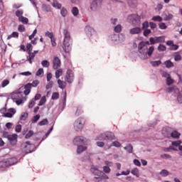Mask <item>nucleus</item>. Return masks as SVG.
Here are the masks:
<instances>
[{
    "label": "nucleus",
    "instance_id": "29",
    "mask_svg": "<svg viewBox=\"0 0 182 182\" xmlns=\"http://www.w3.org/2000/svg\"><path fill=\"white\" fill-rule=\"evenodd\" d=\"M18 21H19V22H21L24 25H28V23H29V19L23 16L20 17L18 18Z\"/></svg>",
    "mask_w": 182,
    "mask_h": 182
},
{
    "label": "nucleus",
    "instance_id": "50",
    "mask_svg": "<svg viewBox=\"0 0 182 182\" xmlns=\"http://www.w3.org/2000/svg\"><path fill=\"white\" fill-rule=\"evenodd\" d=\"M173 83H174V80H173V79H171V77H168L166 78V85L167 86H171V85H173Z\"/></svg>",
    "mask_w": 182,
    "mask_h": 182
},
{
    "label": "nucleus",
    "instance_id": "55",
    "mask_svg": "<svg viewBox=\"0 0 182 182\" xmlns=\"http://www.w3.org/2000/svg\"><path fill=\"white\" fill-rule=\"evenodd\" d=\"M59 99V92H53L51 96L52 100H58Z\"/></svg>",
    "mask_w": 182,
    "mask_h": 182
},
{
    "label": "nucleus",
    "instance_id": "44",
    "mask_svg": "<svg viewBox=\"0 0 182 182\" xmlns=\"http://www.w3.org/2000/svg\"><path fill=\"white\" fill-rule=\"evenodd\" d=\"M45 103H46V96H43L40 101L39 103L38 104V106H43V105H45Z\"/></svg>",
    "mask_w": 182,
    "mask_h": 182
},
{
    "label": "nucleus",
    "instance_id": "63",
    "mask_svg": "<svg viewBox=\"0 0 182 182\" xmlns=\"http://www.w3.org/2000/svg\"><path fill=\"white\" fill-rule=\"evenodd\" d=\"M9 85V80H4L1 82V87H6Z\"/></svg>",
    "mask_w": 182,
    "mask_h": 182
},
{
    "label": "nucleus",
    "instance_id": "22",
    "mask_svg": "<svg viewBox=\"0 0 182 182\" xmlns=\"http://www.w3.org/2000/svg\"><path fill=\"white\" fill-rule=\"evenodd\" d=\"M153 52H154V46H150L147 50L145 49V54L146 56H151V55H153Z\"/></svg>",
    "mask_w": 182,
    "mask_h": 182
},
{
    "label": "nucleus",
    "instance_id": "38",
    "mask_svg": "<svg viewBox=\"0 0 182 182\" xmlns=\"http://www.w3.org/2000/svg\"><path fill=\"white\" fill-rule=\"evenodd\" d=\"M150 63L154 68H157V66H160L161 64V60L151 61Z\"/></svg>",
    "mask_w": 182,
    "mask_h": 182
},
{
    "label": "nucleus",
    "instance_id": "39",
    "mask_svg": "<svg viewBox=\"0 0 182 182\" xmlns=\"http://www.w3.org/2000/svg\"><path fill=\"white\" fill-rule=\"evenodd\" d=\"M170 150H173V151H178V149H177L176 147H174L173 146H170L168 148H165L164 149V151H165L166 153H168V151H170Z\"/></svg>",
    "mask_w": 182,
    "mask_h": 182
},
{
    "label": "nucleus",
    "instance_id": "1",
    "mask_svg": "<svg viewBox=\"0 0 182 182\" xmlns=\"http://www.w3.org/2000/svg\"><path fill=\"white\" fill-rule=\"evenodd\" d=\"M64 40L63 42V49L65 53H69L72 50V38H70V33L68 29L63 31Z\"/></svg>",
    "mask_w": 182,
    "mask_h": 182
},
{
    "label": "nucleus",
    "instance_id": "21",
    "mask_svg": "<svg viewBox=\"0 0 182 182\" xmlns=\"http://www.w3.org/2000/svg\"><path fill=\"white\" fill-rule=\"evenodd\" d=\"M105 140H114V134L113 132H105Z\"/></svg>",
    "mask_w": 182,
    "mask_h": 182
},
{
    "label": "nucleus",
    "instance_id": "11",
    "mask_svg": "<svg viewBox=\"0 0 182 182\" xmlns=\"http://www.w3.org/2000/svg\"><path fill=\"white\" fill-rule=\"evenodd\" d=\"M21 147L23 148V151H25V153L26 154H29V153H33V151H35V150H36V148L38 147V146H35L34 145V148H32L29 146H26L25 144H21Z\"/></svg>",
    "mask_w": 182,
    "mask_h": 182
},
{
    "label": "nucleus",
    "instance_id": "37",
    "mask_svg": "<svg viewBox=\"0 0 182 182\" xmlns=\"http://www.w3.org/2000/svg\"><path fill=\"white\" fill-rule=\"evenodd\" d=\"M95 140H100V141H103L106 140V136L105 135V133L100 134L97 136H96Z\"/></svg>",
    "mask_w": 182,
    "mask_h": 182
},
{
    "label": "nucleus",
    "instance_id": "30",
    "mask_svg": "<svg viewBox=\"0 0 182 182\" xmlns=\"http://www.w3.org/2000/svg\"><path fill=\"white\" fill-rule=\"evenodd\" d=\"M12 38H19V33L14 31L11 35L8 36L7 40L9 41Z\"/></svg>",
    "mask_w": 182,
    "mask_h": 182
},
{
    "label": "nucleus",
    "instance_id": "58",
    "mask_svg": "<svg viewBox=\"0 0 182 182\" xmlns=\"http://www.w3.org/2000/svg\"><path fill=\"white\" fill-rule=\"evenodd\" d=\"M181 144V140L172 141V147L173 146V147H178Z\"/></svg>",
    "mask_w": 182,
    "mask_h": 182
},
{
    "label": "nucleus",
    "instance_id": "25",
    "mask_svg": "<svg viewBox=\"0 0 182 182\" xmlns=\"http://www.w3.org/2000/svg\"><path fill=\"white\" fill-rule=\"evenodd\" d=\"M155 39L156 41V43H164V42H166V37H164V36H156Z\"/></svg>",
    "mask_w": 182,
    "mask_h": 182
},
{
    "label": "nucleus",
    "instance_id": "9",
    "mask_svg": "<svg viewBox=\"0 0 182 182\" xmlns=\"http://www.w3.org/2000/svg\"><path fill=\"white\" fill-rule=\"evenodd\" d=\"M7 139L9 141V143L11 144V146H15L16 143H18V134H10L8 136Z\"/></svg>",
    "mask_w": 182,
    "mask_h": 182
},
{
    "label": "nucleus",
    "instance_id": "56",
    "mask_svg": "<svg viewBox=\"0 0 182 182\" xmlns=\"http://www.w3.org/2000/svg\"><path fill=\"white\" fill-rule=\"evenodd\" d=\"M49 123V121H48V119H44L42 121L38 122L39 126H46V124H48Z\"/></svg>",
    "mask_w": 182,
    "mask_h": 182
},
{
    "label": "nucleus",
    "instance_id": "40",
    "mask_svg": "<svg viewBox=\"0 0 182 182\" xmlns=\"http://www.w3.org/2000/svg\"><path fill=\"white\" fill-rule=\"evenodd\" d=\"M29 114L28 112H23L20 117V120L25 121L28 119Z\"/></svg>",
    "mask_w": 182,
    "mask_h": 182
},
{
    "label": "nucleus",
    "instance_id": "33",
    "mask_svg": "<svg viewBox=\"0 0 182 182\" xmlns=\"http://www.w3.org/2000/svg\"><path fill=\"white\" fill-rule=\"evenodd\" d=\"M71 14L73 15V16H77V15H79V9H77L76 6L73 7Z\"/></svg>",
    "mask_w": 182,
    "mask_h": 182
},
{
    "label": "nucleus",
    "instance_id": "16",
    "mask_svg": "<svg viewBox=\"0 0 182 182\" xmlns=\"http://www.w3.org/2000/svg\"><path fill=\"white\" fill-rule=\"evenodd\" d=\"M59 68H60V59L58 57H55L53 60V68L56 70L57 69H59Z\"/></svg>",
    "mask_w": 182,
    "mask_h": 182
},
{
    "label": "nucleus",
    "instance_id": "53",
    "mask_svg": "<svg viewBox=\"0 0 182 182\" xmlns=\"http://www.w3.org/2000/svg\"><path fill=\"white\" fill-rule=\"evenodd\" d=\"M26 49L28 51V53L32 52V50H33V46H32L31 43H28L26 45Z\"/></svg>",
    "mask_w": 182,
    "mask_h": 182
},
{
    "label": "nucleus",
    "instance_id": "48",
    "mask_svg": "<svg viewBox=\"0 0 182 182\" xmlns=\"http://www.w3.org/2000/svg\"><path fill=\"white\" fill-rule=\"evenodd\" d=\"M41 65L43 68H49L50 64L49 63V61L48 60H43L41 62Z\"/></svg>",
    "mask_w": 182,
    "mask_h": 182
},
{
    "label": "nucleus",
    "instance_id": "2",
    "mask_svg": "<svg viewBox=\"0 0 182 182\" xmlns=\"http://www.w3.org/2000/svg\"><path fill=\"white\" fill-rule=\"evenodd\" d=\"M23 95V92L21 91H17V92H13L11 93V99L14 100V102H16L17 106H19L23 103V100L22 98H20L18 100V97H22Z\"/></svg>",
    "mask_w": 182,
    "mask_h": 182
},
{
    "label": "nucleus",
    "instance_id": "24",
    "mask_svg": "<svg viewBox=\"0 0 182 182\" xmlns=\"http://www.w3.org/2000/svg\"><path fill=\"white\" fill-rule=\"evenodd\" d=\"M180 136H181V134H180V132L176 130L171 132L170 135V136L172 137L173 139H180Z\"/></svg>",
    "mask_w": 182,
    "mask_h": 182
},
{
    "label": "nucleus",
    "instance_id": "8",
    "mask_svg": "<svg viewBox=\"0 0 182 182\" xmlns=\"http://www.w3.org/2000/svg\"><path fill=\"white\" fill-rule=\"evenodd\" d=\"M65 79L68 83H73V79H75V73H73V70L70 69L67 70Z\"/></svg>",
    "mask_w": 182,
    "mask_h": 182
},
{
    "label": "nucleus",
    "instance_id": "60",
    "mask_svg": "<svg viewBox=\"0 0 182 182\" xmlns=\"http://www.w3.org/2000/svg\"><path fill=\"white\" fill-rule=\"evenodd\" d=\"M100 178H102L103 180H109V176L103 171L101 172Z\"/></svg>",
    "mask_w": 182,
    "mask_h": 182
},
{
    "label": "nucleus",
    "instance_id": "57",
    "mask_svg": "<svg viewBox=\"0 0 182 182\" xmlns=\"http://www.w3.org/2000/svg\"><path fill=\"white\" fill-rule=\"evenodd\" d=\"M150 33H151V30L146 28L144 30V33L143 35L144 36H145L146 38H147V36H149V35H150Z\"/></svg>",
    "mask_w": 182,
    "mask_h": 182
},
{
    "label": "nucleus",
    "instance_id": "6",
    "mask_svg": "<svg viewBox=\"0 0 182 182\" xmlns=\"http://www.w3.org/2000/svg\"><path fill=\"white\" fill-rule=\"evenodd\" d=\"M130 23H139L141 18L137 14H133L128 16Z\"/></svg>",
    "mask_w": 182,
    "mask_h": 182
},
{
    "label": "nucleus",
    "instance_id": "17",
    "mask_svg": "<svg viewBox=\"0 0 182 182\" xmlns=\"http://www.w3.org/2000/svg\"><path fill=\"white\" fill-rule=\"evenodd\" d=\"M6 161L7 163V166L11 167V166H14V164H16L18 163V159L16 158H9L6 159Z\"/></svg>",
    "mask_w": 182,
    "mask_h": 182
},
{
    "label": "nucleus",
    "instance_id": "36",
    "mask_svg": "<svg viewBox=\"0 0 182 182\" xmlns=\"http://www.w3.org/2000/svg\"><path fill=\"white\" fill-rule=\"evenodd\" d=\"M6 167H8L6 159H3L2 161H0V168H6Z\"/></svg>",
    "mask_w": 182,
    "mask_h": 182
},
{
    "label": "nucleus",
    "instance_id": "61",
    "mask_svg": "<svg viewBox=\"0 0 182 182\" xmlns=\"http://www.w3.org/2000/svg\"><path fill=\"white\" fill-rule=\"evenodd\" d=\"M149 28V21H146L142 23L141 31H144V29H148Z\"/></svg>",
    "mask_w": 182,
    "mask_h": 182
},
{
    "label": "nucleus",
    "instance_id": "35",
    "mask_svg": "<svg viewBox=\"0 0 182 182\" xmlns=\"http://www.w3.org/2000/svg\"><path fill=\"white\" fill-rule=\"evenodd\" d=\"M128 5L130 8H136L137 6V3L136 2V0H129Z\"/></svg>",
    "mask_w": 182,
    "mask_h": 182
},
{
    "label": "nucleus",
    "instance_id": "28",
    "mask_svg": "<svg viewBox=\"0 0 182 182\" xmlns=\"http://www.w3.org/2000/svg\"><path fill=\"white\" fill-rule=\"evenodd\" d=\"M110 147H117V148L122 147V144H120L119 141H114L109 144V148L110 149Z\"/></svg>",
    "mask_w": 182,
    "mask_h": 182
},
{
    "label": "nucleus",
    "instance_id": "12",
    "mask_svg": "<svg viewBox=\"0 0 182 182\" xmlns=\"http://www.w3.org/2000/svg\"><path fill=\"white\" fill-rule=\"evenodd\" d=\"M15 113H16V109H15V108H9L8 109V112H6L4 114V117H8L9 119H12V117H14V114H15Z\"/></svg>",
    "mask_w": 182,
    "mask_h": 182
},
{
    "label": "nucleus",
    "instance_id": "7",
    "mask_svg": "<svg viewBox=\"0 0 182 182\" xmlns=\"http://www.w3.org/2000/svg\"><path fill=\"white\" fill-rule=\"evenodd\" d=\"M73 144L75 146H82V144H86V138L82 136H76L73 139Z\"/></svg>",
    "mask_w": 182,
    "mask_h": 182
},
{
    "label": "nucleus",
    "instance_id": "51",
    "mask_svg": "<svg viewBox=\"0 0 182 182\" xmlns=\"http://www.w3.org/2000/svg\"><path fill=\"white\" fill-rule=\"evenodd\" d=\"M131 173L133 176H135L136 177H139V168H134L131 171Z\"/></svg>",
    "mask_w": 182,
    "mask_h": 182
},
{
    "label": "nucleus",
    "instance_id": "47",
    "mask_svg": "<svg viewBox=\"0 0 182 182\" xmlns=\"http://www.w3.org/2000/svg\"><path fill=\"white\" fill-rule=\"evenodd\" d=\"M15 14H16V16H17V18H18L19 19V18L23 16H22L23 15V9L17 10Z\"/></svg>",
    "mask_w": 182,
    "mask_h": 182
},
{
    "label": "nucleus",
    "instance_id": "20",
    "mask_svg": "<svg viewBox=\"0 0 182 182\" xmlns=\"http://www.w3.org/2000/svg\"><path fill=\"white\" fill-rule=\"evenodd\" d=\"M86 150H87V146L78 145L77 147V154H82V153H83V151H86Z\"/></svg>",
    "mask_w": 182,
    "mask_h": 182
},
{
    "label": "nucleus",
    "instance_id": "31",
    "mask_svg": "<svg viewBox=\"0 0 182 182\" xmlns=\"http://www.w3.org/2000/svg\"><path fill=\"white\" fill-rule=\"evenodd\" d=\"M124 150H127V153H133V146L132 145V144L127 145L125 147H124Z\"/></svg>",
    "mask_w": 182,
    "mask_h": 182
},
{
    "label": "nucleus",
    "instance_id": "59",
    "mask_svg": "<svg viewBox=\"0 0 182 182\" xmlns=\"http://www.w3.org/2000/svg\"><path fill=\"white\" fill-rule=\"evenodd\" d=\"M48 82H49L46 86V90H49V89H52V87H53V81H48Z\"/></svg>",
    "mask_w": 182,
    "mask_h": 182
},
{
    "label": "nucleus",
    "instance_id": "15",
    "mask_svg": "<svg viewBox=\"0 0 182 182\" xmlns=\"http://www.w3.org/2000/svg\"><path fill=\"white\" fill-rule=\"evenodd\" d=\"M91 173L94 174V176H97V177H100V174H102V171L99 170V166H94L90 168Z\"/></svg>",
    "mask_w": 182,
    "mask_h": 182
},
{
    "label": "nucleus",
    "instance_id": "4",
    "mask_svg": "<svg viewBox=\"0 0 182 182\" xmlns=\"http://www.w3.org/2000/svg\"><path fill=\"white\" fill-rule=\"evenodd\" d=\"M144 46H144V41H141L138 44V52L139 53H140L141 59H142L143 60H146V59L148 58V57L146 55V48H144Z\"/></svg>",
    "mask_w": 182,
    "mask_h": 182
},
{
    "label": "nucleus",
    "instance_id": "19",
    "mask_svg": "<svg viewBox=\"0 0 182 182\" xmlns=\"http://www.w3.org/2000/svg\"><path fill=\"white\" fill-rule=\"evenodd\" d=\"M141 32V28L140 27H134L130 29L129 33L131 35H139Z\"/></svg>",
    "mask_w": 182,
    "mask_h": 182
},
{
    "label": "nucleus",
    "instance_id": "64",
    "mask_svg": "<svg viewBox=\"0 0 182 182\" xmlns=\"http://www.w3.org/2000/svg\"><path fill=\"white\" fill-rule=\"evenodd\" d=\"M159 29H162V30L167 29V25H166V23H160L159 24Z\"/></svg>",
    "mask_w": 182,
    "mask_h": 182
},
{
    "label": "nucleus",
    "instance_id": "62",
    "mask_svg": "<svg viewBox=\"0 0 182 182\" xmlns=\"http://www.w3.org/2000/svg\"><path fill=\"white\" fill-rule=\"evenodd\" d=\"M103 171H104V173H106V174H109V173H110V171H112V169H110V167H109L107 166H103Z\"/></svg>",
    "mask_w": 182,
    "mask_h": 182
},
{
    "label": "nucleus",
    "instance_id": "23",
    "mask_svg": "<svg viewBox=\"0 0 182 182\" xmlns=\"http://www.w3.org/2000/svg\"><path fill=\"white\" fill-rule=\"evenodd\" d=\"M168 93H179L180 90L177 87H169L167 88Z\"/></svg>",
    "mask_w": 182,
    "mask_h": 182
},
{
    "label": "nucleus",
    "instance_id": "32",
    "mask_svg": "<svg viewBox=\"0 0 182 182\" xmlns=\"http://www.w3.org/2000/svg\"><path fill=\"white\" fill-rule=\"evenodd\" d=\"M60 15L63 16V18H66L68 15V9H66L65 7H61Z\"/></svg>",
    "mask_w": 182,
    "mask_h": 182
},
{
    "label": "nucleus",
    "instance_id": "34",
    "mask_svg": "<svg viewBox=\"0 0 182 182\" xmlns=\"http://www.w3.org/2000/svg\"><path fill=\"white\" fill-rule=\"evenodd\" d=\"M164 65H166V68H167V69H170V68H173V66H174V63H173L170 60L165 61Z\"/></svg>",
    "mask_w": 182,
    "mask_h": 182
},
{
    "label": "nucleus",
    "instance_id": "45",
    "mask_svg": "<svg viewBox=\"0 0 182 182\" xmlns=\"http://www.w3.org/2000/svg\"><path fill=\"white\" fill-rule=\"evenodd\" d=\"M171 19H173V14H168V15L167 14H164V21H171Z\"/></svg>",
    "mask_w": 182,
    "mask_h": 182
},
{
    "label": "nucleus",
    "instance_id": "26",
    "mask_svg": "<svg viewBox=\"0 0 182 182\" xmlns=\"http://www.w3.org/2000/svg\"><path fill=\"white\" fill-rule=\"evenodd\" d=\"M58 87H60V89H62V90H63V89H65V87H66V82H64V81L61 80L60 79H58Z\"/></svg>",
    "mask_w": 182,
    "mask_h": 182
},
{
    "label": "nucleus",
    "instance_id": "41",
    "mask_svg": "<svg viewBox=\"0 0 182 182\" xmlns=\"http://www.w3.org/2000/svg\"><path fill=\"white\" fill-rule=\"evenodd\" d=\"M167 47H166V46L160 43L158 46V50L159 52H165V50H166Z\"/></svg>",
    "mask_w": 182,
    "mask_h": 182
},
{
    "label": "nucleus",
    "instance_id": "18",
    "mask_svg": "<svg viewBox=\"0 0 182 182\" xmlns=\"http://www.w3.org/2000/svg\"><path fill=\"white\" fill-rule=\"evenodd\" d=\"M25 90L23 91V95L25 96H28L29 93H31V90L32 89V83L28 82L26 85H24Z\"/></svg>",
    "mask_w": 182,
    "mask_h": 182
},
{
    "label": "nucleus",
    "instance_id": "5",
    "mask_svg": "<svg viewBox=\"0 0 182 182\" xmlns=\"http://www.w3.org/2000/svg\"><path fill=\"white\" fill-rule=\"evenodd\" d=\"M102 2H103V0H92L90 4L91 11H96L97 9H100L102 7Z\"/></svg>",
    "mask_w": 182,
    "mask_h": 182
},
{
    "label": "nucleus",
    "instance_id": "27",
    "mask_svg": "<svg viewBox=\"0 0 182 182\" xmlns=\"http://www.w3.org/2000/svg\"><path fill=\"white\" fill-rule=\"evenodd\" d=\"M52 6L53 8H55V9H62V4H60L59 2H58V1L54 0L53 4H52Z\"/></svg>",
    "mask_w": 182,
    "mask_h": 182
},
{
    "label": "nucleus",
    "instance_id": "49",
    "mask_svg": "<svg viewBox=\"0 0 182 182\" xmlns=\"http://www.w3.org/2000/svg\"><path fill=\"white\" fill-rule=\"evenodd\" d=\"M114 31L116 32V33H120V32H122V25L118 24L114 28Z\"/></svg>",
    "mask_w": 182,
    "mask_h": 182
},
{
    "label": "nucleus",
    "instance_id": "54",
    "mask_svg": "<svg viewBox=\"0 0 182 182\" xmlns=\"http://www.w3.org/2000/svg\"><path fill=\"white\" fill-rule=\"evenodd\" d=\"M33 134H34L33 131L30 130V131H28V132L26 134L25 139H31V137H32Z\"/></svg>",
    "mask_w": 182,
    "mask_h": 182
},
{
    "label": "nucleus",
    "instance_id": "13",
    "mask_svg": "<svg viewBox=\"0 0 182 182\" xmlns=\"http://www.w3.org/2000/svg\"><path fill=\"white\" fill-rule=\"evenodd\" d=\"M171 128L169 127H166L162 129V134L164 137L168 138L170 137L171 132Z\"/></svg>",
    "mask_w": 182,
    "mask_h": 182
},
{
    "label": "nucleus",
    "instance_id": "46",
    "mask_svg": "<svg viewBox=\"0 0 182 182\" xmlns=\"http://www.w3.org/2000/svg\"><path fill=\"white\" fill-rule=\"evenodd\" d=\"M41 119V115L39 114L35 115L32 119H31V122L32 123H37L38 120Z\"/></svg>",
    "mask_w": 182,
    "mask_h": 182
},
{
    "label": "nucleus",
    "instance_id": "42",
    "mask_svg": "<svg viewBox=\"0 0 182 182\" xmlns=\"http://www.w3.org/2000/svg\"><path fill=\"white\" fill-rule=\"evenodd\" d=\"M151 20L154 22H163V18L160 16H155Z\"/></svg>",
    "mask_w": 182,
    "mask_h": 182
},
{
    "label": "nucleus",
    "instance_id": "3",
    "mask_svg": "<svg viewBox=\"0 0 182 182\" xmlns=\"http://www.w3.org/2000/svg\"><path fill=\"white\" fill-rule=\"evenodd\" d=\"M85 123H86V119L83 117L78 118L75 122H74V129L75 132H81V130L83 129L85 126Z\"/></svg>",
    "mask_w": 182,
    "mask_h": 182
},
{
    "label": "nucleus",
    "instance_id": "14",
    "mask_svg": "<svg viewBox=\"0 0 182 182\" xmlns=\"http://www.w3.org/2000/svg\"><path fill=\"white\" fill-rule=\"evenodd\" d=\"M85 31L87 35V36H92V35H95L96 33V31H95V29L90 26H85Z\"/></svg>",
    "mask_w": 182,
    "mask_h": 182
},
{
    "label": "nucleus",
    "instance_id": "52",
    "mask_svg": "<svg viewBox=\"0 0 182 182\" xmlns=\"http://www.w3.org/2000/svg\"><path fill=\"white\" fill-rule=\"evenodd\" d=\"M63 73V72L62 71V69L57 70L55 71V77H56V79H59V77H60V76H62Z\"/></svg>",
    "mask_w": 182,
    "mask_h": 182
},
{
    "label": "nucleus",
    "instance_id": "43",
    "mask_svg": "<svg viewBox=\"0 0 182 182\" xmlns=\"http://www.w3.org/2000/svg\"><path fill=\"white\" fill-rule=\"evenodd\" d=\"M160 176H161V177H167V176H168V171H167L166 169H162L160 172H159Z\"/></svg>",
    "mask_w": 182,
    "mask_h": 182
},
{
    "label": "nucleus",
    "instance_id": "10",
    "mask_svg": "<svg viewBox=\"0 0 182 182\" xmlns=\"http://www.w3.org/2000/svg\"><path fill=\"white\" fill-rule=\"evenodd\" d=\"M42 95L41 94H36L35 97L30 100L28 103V109H32L35 106L36 100H39Z\"/></svg>",
    "mask_w": 182,
    "mask_h": 182
}]
</instances>
